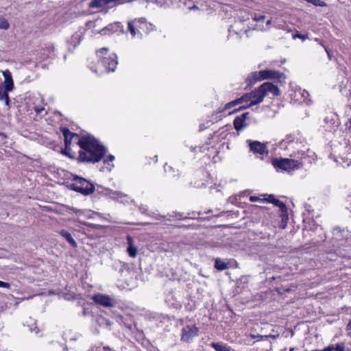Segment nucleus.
<instances>
[{
    "label": "nucleus",
    "mask_w": 351,
    "mask_h": 351,
    "mask_svg": "<svg viewBox=\"0 0 351 351\" xmlns=\"http://www.w3.org/2000/svg\"><path fill=\"white\" fill-rule=\"evenodd\" d=\"M278 147L290 152L289 156L303 162L312 163L315 160V154L311 151L306 139L299 134H289L279 142Z\"/></svg>",
    "instance_id": "nucleus-1"
},
{
    "label": "nucleus",
    "mask_w": 351,
    "mask_h": 351,
    "mask_svg": "<svg viewBox=\"0 0 351 351\" xmlns=\"http://www.w3.org/2000/svg\"><path fill=\"white\" fill-rule=\"evenodd\" d=\"M96 55L100 63L103 65V69H92L93 71L101 74L104 72H114L115 71L118 64L117 56L115 53H109L108 48L103 47L96 51Z\"/></svg>",
    "instance_id": "nucleus-2"
},
{
    "label": "nucleus",
    "mask_w": 351,
    "mask_h": 351,
    "mask_svg": "<svg viewBox=\"0 0 351 351\" xmlns=\"http://www.w3.org/2000/svg\"><path fill=\"white\" fill-rule=\"evenodd\" d=\"M60 130L64 138V144L66 149L71 145L72 139L73 138H77V143L81 148V150L79 151L77 159L80 162H88V155L86 153L88 152V136L80 138L77 134L71 132L66 128H62Z\"/></svg>",
    "instance_id": "nucleus-3"
},
{
    "label": "nucleus",
    "mask_w": 351,
    "mask_h": 351,
    "mask_svg": "<svg viewBox=\"0 0 351 351\" xmlns=\"http://www.w3.org/2000/svg\"><path fill=\"white\" fill-rule=\"evenodd\" d=\"M107 148L93 136L89 134V162H98L106 154Z\"/></svg>",
    "instance_id": "nucleus-4"
},
{
    "label": "nucleus",
    "mask_w": 351,
    "mask_h": 351,
    "mask_svg": "<svg viewBox=\"0 0 351 351\" xmlns=\"http://www.w3.org/2000/svg\"><path fill=\"white\" fill-rule=\"evenodd\" d=\"M142 25L146 26V34L153 31L155 27L152 23H147L145 18L141 17L128 22V32L130 33L132 38L136 36L142 38L143 34L139 29V28H142Z\"/></svg>",
    "instance_id": "nucleus-5"
},
{
    "label": "nucleus",
    "mask_w": 351,
    "mask_h": 351,
    "mask_svg": "<svg viewBox=\"0 0 351 351\" xmlns=\"http://www.w3.org/2000/svg\"><path fill=\"white\" fill-rule=\"evenodd\" d=\"M272 165L275 168L288 173L298 170L304 165L302 161L291 157L290 158H276L273 160Z\"/></svg>",
    "instance_id": "nucleus-6"
},
{
    "label": "nucleus",
    "mask_w": 351,
    "mask_h": 351,
    "mask_svg": "<svg viewBox=\"0 0 351 351\" xmlns=\"http://www.w3.org/2000/svg\"><path fill=\"white\" fill-rule=\"evenodd\" d=\"M284 77V74L279 71L272 69H265L259 71H255L250 73L247 77V80L250 84H254L258 81L270 79H280Z\"/></svg>",
    "instance_id": "nucleus-7"
},
{
    "label": "nucleus",
    "mask_w": 351,
    "mask_h": 351,
    "mask_svg": "<svg viewBox=\"0 0 351 351\" xmlns=\"http://www.w3.org/2000/svg\"><path fill=\"white\" fill-rule=\"evenodd\" d=\"M265 95L261 89V86L256 88L254 90H252V92L245 94L243 96H241V100L243 101V102H248L250 101V104L247 106H243L240 107L238 110L247 108L249 107H251L254 105H256L258 104H260L263 101V99L265 98ZM236 112V110L233 111L232 112Z\"/></svg>",
    "instance_id": "nucleus-8"
},
{
    "label": "nucleus",
    "mask_w": 351,
    "mask_h": 351,
    "mask_svg": "<svg viewBox=\"0 0 351 351\" xmlns=\"http://www.w3.org/2000/svg\"><path fill=\"white\" fill-rule=\"evenodd\" d=\"M94 192L109 196L113 199H119L123 196L119 191H114L108 188H104L100 185L95 186L93 183L89 182V195Z\"/></svg>",
    "instance_id": "nucleus-9"
},
{
    "label": "nucleus",
    "mask_w": 351,
    "mask_h": 351,
    "mask_svg": "<svg viewBox=\"0 0 351 351\" xmlns=\"http://www.w3.org/2000/svg\"><path fill=\"white\" fill-rule=\"evenodd\" d=\"M198 334L199 328L195 325H186L181 330L180 340L184 343H191Z\"/></svg>",
    "instance_id": "nucleus-10"
},
{
    "label": "nucleus",
    "mask_w": 351,
    "mask_h": 351,
    "mask_svg": "<svg viewBox=\"0 0 351 351\" xmlns=\"http://www.w3.org/2000/svg\"><path fill=\"white\" fill-rule=\"evenodd\" d=\"M246 143H247L250 151L254 154H258L260 156L267 154L268 152L265 143H261L258 141L252 140H247Z\"/></svg>",
    "instance_id": "nucleus-11"
},
{
    "label": "nucleus",
    "mask_w": 351,
    "mask_h": 351,
    "mask_svg": "<svg viewBox=\"0 0 351 351\" xmlns=\"http://www.w3.org/2000/svg\"><path fill=\"white\" fill-rule=\"evenodd\" d=\"M93 300L97 304L104 307H113L115 305V301L109 295L98 293L93 296Z\"/></svg>",
    "instance_id": "nucleus-12"
},
{
    "label": "nucleus",
    "mask_w": 351,
    "mask_h": 351,
    "mask_svg": "<svg viewBox=\"0 0 351 351\" xmlns=\"http://www.w3.org/2000/svg\"><path fill=\"white\" fill-rule=\"evenodd\" d=\"M73 180L77 181V183H72L69 185V187L71 189L79 192L83 195H88V186L83 187V185L85 182H87V180L84 178L79 177L76 175L73 176Z\"/></svg>",
    "instance_id": "nucleus-13"
},
{
    "label": "nucleus",
    "mask_w": 351,
    "mask_h": 351,
    "mask_svg": "<svg viewBox=\"0 0 351 351\" xmlns=\"http://www.w3.org/2000/svg\"><path fill=\"white\" fill-rule=\"evenodd\" d=\"M250 124V113L245 112L237 117L234 121V128L237 131H241L247 127Z\"/></svg>",
    "instance_id": "nucleus-14"
},
{
    "label": "nucleus",
    "mask_w": 351,
    "mask_h": 351,
    "mask_svg": "<svg viewBox=\"0 0 351 351\" xmlns=\"http://www.w3.org/2000/svg\"><path fill=\"white\" fill-rule=\"evenodd\" d=\"M265 96L271 94L273 96H278L280 94V90L277 86L270 82H265L261 85Z\"/></svg>",
    "instance_id": "nucleus-15"
},
{
    "label": "nucleus",
    "mask_w": 351,
    "mask_h": 351,
    "mask_svg": "<svg viewBox=\"0 0 351 351\" xmlns=\"http://www.w3.org/2000/svg\"><path fill=\"white\" fill-rule=\"evenodd\" d=\"M2 74L4 77L3 88H5L7 90H12L14 88V82L11 72L6 69L2 71Z\"/></svg>",
    "instance_id": "nucleus-16"
},
{
    "label": "nucleus",
    "mask_w": 351,
    "mask_h": 351,
    "mask_svg": "<svg viewBox=\"0 0 351 351\" xmlns=\"http://www.w3.org/2000/svg\"><path fill=\"white\" fill-rule=\"evenodd\" d=\"M123 0H93L89 3V7L92 8H102L108 6L110 3H121Z\"/></svg>",
    "instance_id": "nucleus-17"
},
{
    "label": "nucleus",
    "mask_w": 351,
    "mask_h": 351,
    "mask_svg": "<svg viewBox=\"0 0 351 351\" xmlns=\"http://www.w3.org/2000/svg\"><path fill=\"white\" fill-rule=\"evenodd\" d=\"M265 202L272 203L276 206L280 208L282 214H286L287 213V209L286 205L283 202L277 199L274 197V195H267V197L265 199Z\"/></svg>",
    "instance_id": "nucleus-18"
},
{
    "label": "nucleus",
    "mask_w": 351,
    "mask_h": 351,
    "mask_svg": "<svg viewBox=\"0 0 351 351\" xmlns=\"http://www.w3.org/2000/svg\"><path fill=\"white\" fill-rule=\"evenodd\" d=\"M126 239L128 242L127 252L130 257L135 258L138 254V249L134 245V239L130 235L127 236Z\"/></svg>",
    "instance_id": "nucleus-19"
},
{
    "label": "nucleus",
    "mask_w": 351,
    "mask_h": 351,
    "mask_svg": "<svg viewBox=\"0 0 351 351\" xmlns=\"http://www.w3.org/2000/svg\"><path fill=\"white\" fill-rule=\"evenodd\" d=\"M210 346L215 349V351H236L228 344L222 342H212Z\"/></svg>",
    "instance_id": "nucleus-20"
},
{
    "label": "nucleus",
    "mask_w": 351,
    "mask_h": 351,
    "mask_svg": "<svg viewBox=\"0 0 351 351\" xmlns=\"http://www.w3.org/2000/svg\"><path fill=\"white\" fill-rule=\"evenodd\" d=\"M120 27H121L120 23H114V24H110L108 27H104V28L101 29V30H99V29H93V32H95V33H101L103 34H106L108 31L116 32Z\"/></svg>",
    "instance_id": "nucleus-21"
},
{
    "label": "nucleus",
    "mask_w": 351,
    "mask_h": 351,
    "mask_svg": "<svg viewBox=\"0 0 351 351\" xmlns=\"http://www.w3.org/2000/svg\"><path fill=\"white\" fill-rule=\"evenodd\" d=\"M243 103V101L241 100V97L237 99H234L232 101H230L228 103H227L224 107L221 108H219L218 110V112H224L225 110H228V109H230L232 107H234L235 106L238 105V104H242Z\"/></svg>",
    "instance_id": "nucleus-22"
},
{
    "label": "nucleus",
    "mask_w": 351,
    "mask_h": 351,
    "mask_svg": "<svg viewBox=\"0 0 351 351\" xmlns=\"http://www.w3.org/2000/svg\"><path fill=\"white\" fill-rule=\"evenodd\" d=\"M114 160V156L113 155H112V154H110V155L107 156L106 158L104 159V165H106V169L108 171H111L112 168L114 167V165L110 163V162H113ZM104 169H105V167H102L100 169V171H104Z\"/></svg>",
    "instance_id": "nucleus-23"
},
{
    "label": "nucleus",
    "mask_w": 351,
    "mask_h": 351,
    "mask_svg": "<svg viewBox=\"0 0 351 351\" xmlns=\"http://www.w3.org/2000/svg\"><path fill=\"white\" fill-rule=\"evenodd\" d=\"M10 90H7L5 88L3 87V85L0 86V100L5 101V104L6 106H9L10 104V98L8 95V92Z\"/></svg>",
    "instance_id": "nucleus-24"
},
{
    "label": "nucleus",
    "mask_w": 351,
    "mask_h": 351,
    "mask_svg": "<svg viewBox=\"0 0 351 351\" xmlns=\"http://www.w3.org/2000/svg\"><path fill=\"white\" fill-rule=\"evenodd\" d=\"M60 234L62 237H63L72 246L75 247L77 243L71 234L65 230H62L60 232Z\"/></svg>",
    "instance_id": "nucleus-25"
},
{
    "label": "nucleus",
    "mask_w": 351,
    "mask_h": 351,
    "mask_svg": "<svg viewBox=\"0 0 351 351\" xmlns=\"http://www.w3.org/2000/svg\"><path fill=\"white\" fill-rule=\"evenodd\" d=\"M215 267L219 271L225 270L229 267L228 263L225 262L220 258H216L215 260Z\"/></svg>",
    "instance_id": "nucleus-26"
},
{
    "label": "nucleus",
    "mask_w": 351,
    "mask_h": 351,
    "mask_svg": "<svg viewBox=\"0 0 351 351\" xmlns=\"http://www.w3.org/2000/svg\"><path fill=\"white\" fill-rule=\"evenodd\" d=\"M344 343H337L335 345H329L324 349V351H344Z\"/></svg>",
    "instance_id": "nucleus-27"
},
{
    "label": "nucleus",
    "mask_w": 351,
    "mask_h": 351,
    "mask_svg": "<svg viewBox=\"0 0 351 351\" xmlns=\"http://www.w3.org/2000/svg\"><path fill=\"white\" fill-rule=\"evenodd\" d=\"M85 32V30L83 32H76L75 33L71 38V43L73 44V47H75L77 45L80 44V42L82 39L83 33Z\"/></svg>",
    "instance_id": "nucleus-28"
},
{
    "label": "nucleus",
    "mask_w": 351,
    "mask_h": 351,
    "mask_svg": "<svg viewBox=\"0 0 351 351\" xmlns=\"http://www.w3.org/2000/svg\"><path fill=\"white\" fill-rule=\"evenodd\" d=\"M91 16V19H89V29L95 28L97 25H99L101 23V20L99 19H95L94 14H89V17Z\"/></svg>",
    "instance_id": "nucleus-29"
},
{
    "label": "nucleus",
    "mask_w": 351,
    "mask_h": 351,
    "mask_svg": "<svg viewBox=\"0 0 351 351\" xmlns=\"http://www.w3.org/2000/svg\"><path fill=\"white\" fill-rule=\"evenodd\" d=\"M335 161L338 165H341L343 167H349L351 165V160L349 158L340 157L338 159H335Z\"/></svg>",
    "instance_id": "nucleus-30"
},
{
    "label": "nucleus",
    "mask_w": 351,
    "mask_h": 351,
    "mask_svg": "<svg viewBox=\"0 0 351 351\" xmlns=\"http://www.w3.org/2000/svg\"><path fill=\"white\" fill-rule=\"evenodd\" d=\"M77 304L81 306L82 308V313L84 316L86 315V309L85 305L86 304V300L84 298H75Z\"/></svg>",
    "instance_id": "nucleus-31"
},
{
    "label": "nucleus",
    "mask_w": 351,
    "mask_h": 351,
    "mask_svg": "<svg viewBox=\"0 0 351 351\" xmlns=\"http://www.w3.org/2000/svg\"><path fill=\"white\" fill-rule=\"evenodd\" d=\"M8 21L3 17H0V29L6 30L9 28Z\"/></svg>",
    "instance_id": "nucleus-32"
},
{
    "label": "nucleus",
    "mask_w": 351,
    "mask_h": 351,
    "mask_svg": "<svg viewBox=\"0 0 351 351\" xmlns=\"http://www.w3.org/2000/svg\"><path fill=\"white\" fill-rule=\"evenodd\" d=\"M307 2L312 3L315 6L326 7L327 6L326 3L322 0H306Z\"/></svg>",
    "instance_id": "nucleus-33"
},
{
    "label": "nucleus",
    "mask_w": 351,
    "mask_h": 351,
    "mask_svg": "<svg viewBox=\"0 0 351 351\" xmlns=\"http://www.w3.org/2000/svg\"><path fill=\"white\" fill-rule=\"evenodd\" d=\"M70 150H71L70 146H69V148L67 149L65 147V149L62 151V154L66 156L67 157H69L71 159H74L75 156L70 153Z\"/></svg>",
    "instance_id": "nucleus-34"
},
{
    "label": "nucleus",
    "mask_w": 351,
    "mask_h": 351,
    "mask_svg": "<svg viewBox=\"0 0 351 351\" xmlns=\"http://www.w3.org/2000/svg\"><path fill=\"white\" fill-rule=\"evenodd\" d=\"M250 337L252 339H257L258 341L264 340L269 337L268 335H252V334L250 335Z\"/></svg>",
    "instance_id": "nucleus-35"
},
{
    "label": "nucleus",
    "mask_w": 351,
    "mask_h": 351,
    "mask_svg": "<svg viewBox=\"0 0 351 351\" xmlns=\"http://www.w3.org/2000/svg\"><path fill=\"white\" fill-rule=\"evenodd\" d=\"M293 38H298L302 39V40H304L308 38V36L306 34H301L297 33V34L293 35Z\"/></svg>",
    "instance_id": "nucleus-36"
},
{
    "label": "nucleus",
    "mask_w": 351,
    "mask_h": 351,
    "mask_svg": "<svg viewBox=\"0 0 351 351\" xmlns=\"http://www.w3.org/2000/svg\"><path fill=\"white\" fill-rule=\"evenodd\" d=\"M265 199L266 198L261 199V198H260L259 197H257V196H250V200L252 202H258V201L265 202Z\"/></svg>",
    "instance_id": "nucleus-37"
},
{
    "label": "nucleus",
    "mask_w": 351,
    "mask_h": 351,
    "mask_svg": "<svg viewBox=\"0 0 351 351\" xmlns=\"http://www.w3.org/2000/svg\"><path fill=\"white\" fill-rule=\"evenodd\" d=\"M265 18V15H259V16H256V15H255V16L253 17V19H254V21H263Z\"/></svg>",
    "instance_id": "nucleus-38"
},
{
    "label": "nucleus",
    "mask_w": 351,
    "mask_h": 351,
    "mask_svg": "<svg viewBox=\"0 0 351 351\" xmlns=\"http://www.w3.org/2000/svg\"><path fill=\"white\" fill-rule=\"evenodd\" d=\"M10 285L8 282H3L0 280V287L10 288Z\"/></svg>",
    "instance_id": "nucleus-39"
},
{
    "label": "nucleus",
    "mask_w": 351,
    "mask_h": 351,
    "mask_svg": "<svg viewBox=\"0 0 351 351\" xmlns=\"http://www.w3.org/2000/svg\"><path fill=\"white\" fill-rule=\"evenodd\" d=\"M139 209H140L141 212L143 214L146 213V212L147 211V206H140Z\"/></svg>",
    "instance_id": "nucleus-40"
},
{
    "label": "nucleus",
    "mask_w": 351,
    "mask_h": 351,
    "mask_svg": "<svg viewBox=\"0 0 351 351\" xmlns=\"http://www.w3.org/2000/svg\"><path fill=\"white\" fill-rule=\"evenodd\" d=\"M92 215H96L97 217H99V214L93 211H91V214L89 213V218H92Z\"/></svg>",
    "instance_id": "nucleus-41"
},
{
    "label": "nucleus",
    "mask_w": 351,
    "mask_h": 351,
    "mask_svg": "<svg viewBox=\"0 0 351 351\" xmlns=\"http://www.w3.org/2000/svg\"><path fill=\"white\" fill-rule=\"evenodd\" d=\"M142 28H139V29L141 30V32L143 33H145L146 34V26L145 25H142L141 26Z\"/></svg>",
    "instance_id": "nucleus-42"
},
{
    "label": "nucleus",
    "mask_w": 351,
    "mask_h": 351,
    "mask_svg": "<svg viewBox=\"0 0 351 351\" xmlns=\"http://www.w3.org/2000/svg\"><path fill=\"white\" fill-rule=\"evenodd\" d=\"M189 10H198V7L195 5H193V6L191 7H189Z\"/></svg>",
    "instance_id": "nucleus-43"
},
{
    "label": "nucleus",
    "mask_w": 351,
    "mask_h": 351,
    "mask_svg": "<svg viewBox=\"0 0 351 351\" xmlns=\"http://www.w3.org/2000/svg\"><path fill=\"white\" fill-rule=\"evenodd\" d=\"M73 210L80 216L83 212L80 210H77L76 208L73 209Z\"/></svg>",
    "instance_id": "nucleus-44"
},
{
    "label": "nucleus",
    "mask_w": 351,
    "mask_h": 351,
    "mask_svg": "<svg viewBox=\"0 0 351 351\" xmlns=\"http://www.w3.org/2000/svg\"><path fill=\"white\" fill-rule=\"evenodd\" d=\"M347 330H351V320L349 322V323L347 325Z\"/></svg>",
    "instance_id": "nucleus-45"
},
{
    "label": "nucleus",
    "mask_w": 351,
    "mask_h": 351,
    "mask_svg": "<svg viewBox=\"0 0 351 351\" xmlns=\"http://www.w3.org/2000/svg\"><path fill=\"white\" fill-rule=\"evenodd\" d=\"M325 51L327 53L328 56L330 57V53L327 47H324Z\"/></svg>",
    "instance_id": "nucleus-46"
},
{
    "label": "nucleus",
    "mask_w": 351,
    "mask_h": 351,
    "mask_svg": "<svg viewBox=\"0 0 351 351\" xmlns=\"http://www.w3.org/2000/svg\"><path fill=\"white\" fill-rule=\"evenodd\" d=\"M176 217L178 218V219H184L182 216V215L179 214L178 216L176 215Z\"/></svg>",
    "instance_id": "nucleus-47"
},
{
    "label": "nucleus",
    "mask_w": 351,
    "mask_h": 351,
    "mask_svg": "<svg viewBox=\"0 0 351 351\" xmlns=\"http://www.w3.org/2000/svg\"><path fill=\"white\" fill-rule=\"evenodd\" d=\"M154 158H155V160H154V162H156L158 161V156H157V155H156V156H154Z\"/></svg>",
    "instance_id": "nucleus-48"
},
{
    "label": "nucleus",
    "mask_w": 351,
    "mask_h": 351,
    "mask_svg": "<svg viewBox=\"0 0 351 351\" xmlns=\"http://www.w3.org/2000/svg\"><path fill=\"white\" fill-rule=\"evenodd\" d=\"M271 23V20H268L267 22H266V24L267 25H269Z\"/></svg>",
    "instance_id": "nucleus-49"
},
{
    "label": "nucleus",
    "mask_w": 351,
    "mask_h": 351,
    "mask_svg": "<svg viewBox=\"0 0 351 351\" xmlns=\"http://www.w3.org/2000/svg\"><path fill=\"white\" fill-rule=\"evenodd\" d=\"M289 351H295V348H291L289 349Z\"/></svg>",
    "instance_id": "nucleus-50"
},
{
    "label": "nucleus",
    "mask_w": 351,
    "mask_h": 351,
    "mask_svg": "<svg viewBox=\"0 0 351 351\" xmlns=\"http://www.w3.org/2000/svg\"><path fill=\"white\" fill-rule=\"evenodd\" d=\"M268 336H269V337L276 338L275 335H268Z\"/></svg>",
    "instance_id": "nucleus-51"
},
{
    "label": "nucleus",
    "mask_w": 351,
    "mask_h": 351,
    "mask_svg": "<svg viewBox=\"0 0 351 351\" xmlns=\"http://www.w3.org/2000/svg\"><path fill=\"white\" fill-rule=\"evenodd\" d=\"M92 226H93V224L89 223V224H88L89 228L91 227Z\"/></svg>",
    "instance_id": "nucleus-52"
},
{
    "label": "nucleus",
    "mask_w": 351,
    "mask_h": 351,
    "mask_svg": "<svg viewBox=\"0 0 351 351\" xmlns=\"http://www.w3.org/2000/svg\"><path fill=\"white\" fill-rule=\"evenodd\" d=\"M166 167H167V165H165L164 166V168H165V171H167Z\"/></svg>",
    "instance_id": "nucleus-53"
}]
</instances>
